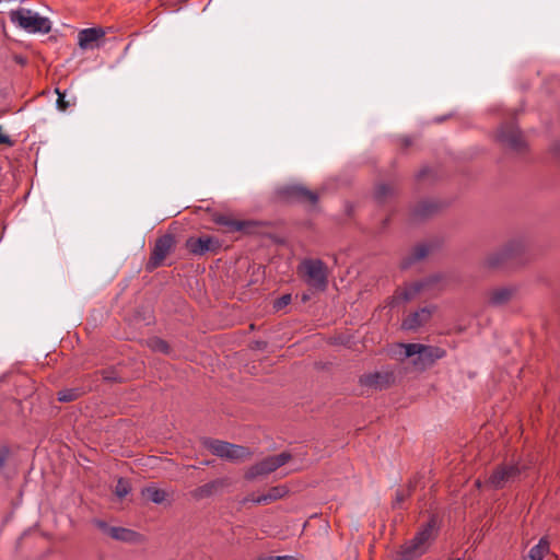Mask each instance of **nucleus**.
Here are the masks:
<instances>
[{
  "mask_svg": "<svg viewBox=\"0 0 560 560\" xmlns=\"http://www.w3.org/2000/svg\"><path fill=\"white\" fill-rule=\"evenodd\" d=\"M288 492L289 490L285 486L272 487L267 493L257 497L256 504H269L284 498Z\"/></svg>",
  "mask_w": 560,
  "mask_h": 560,
  "instance_id": "aec40b11",
  "label": "nucleus"
},
{
  "mask_svg": "<svg viewBox=\"0 0 560 560\" xmlns=\"http://www.w3.org/2000/svg\"><path fill=\"white\" fill-rule=\"evenodd\" d=\"M185 246L187 250L196 256H202L208 252L215 253L221 244L220 241L213 236L203 235L200 237L187 238Z\"/></svg>",
  "mask_w": 560,
  "mask_h": 560,
  "instance_id": "f8f14e48",
  "label": "nucleus"
},
{
  "mask_svg": "<svg viewBox=\"0 0 560 560\" xmlns=\"http://www.w3.org/2000/svg\"><path fill=\"white\" fill-rule=\"evenodd\" d=\"M277 194L285 201H300L315 205L318 199L314 191L298 184L282 186L277 190Z\"/></svg>",
  "mask_w": 560,
  "mask_h": 560,
  "instance_id": "9d476101",
  "label": "nucleus"
},
{
  "mask_svg": "<svg viewBox=\"0 0 560 560\" xmlns=\"http://www.w3.org/2000/svg\"><path fill=\"white\" fill-rule=\"evenodd\" d=\"M436 209L438 206L435 202L422 201L413 209L412 217L416 220H421L434 213Z\"/></svg>",
  "mask_w": 560,
  "mask_h": 560,
  "instance_id": "b1692460",
  "label": "nucleus"
},
{
  "mask_svg": "<svg viewBox=\"0 0 560 560\" xmlns=\"http://www.w3.org/2000/svg\"><path fill=\"white\" fill-rule=\"evenodd\" d=\"M524 245L520 241H512L505 244L499 250L491 253L485 259L488 268H501L516 259L523 254Z\"/></svg>",
  "mask_w": 560,
  "mask_h": 560,
  "instance_id": "423d86ee",
  "label": "nucleus"
},
{
  "mask_svg": "<svg viewBox=\"0 0 560 560\" xmlns=\"http://www.w3.org/2000/svg\"><path fill=\"white\" fill-rule=\"evenodd\" d=\"M429 254V246L425 244H419L413 248L410 257L402 261V268H408L413 261L423 259Z\"/></svg>",
  "mask_w": 560,
  "mask_h": 560,
  "instance_id": "393cba45",
  "label": "nucleus"
},
{
  "mask_svg": "<svg viewBox=\"0 0 560 560\" xmlns=\"http://www.w3.org/2000/svg\"><path fill=\"white\" fill-rule=\"evenodd\" d=\"M8 15L12 24L28 33L48 34L51 31L50 20L30 9L18 8L9 11Z\"/></svg>",
  "mask_w": 560,
  "mask_h": 560,
  "instance_id": "f03ea898",
  "label": "nucleus"
},
{
  "mask_svg": "<svg viewBox=\"0 0 560 560\" xmlns=\"http://www.w3.org/2000/svg\"><path fill=\"white\" fill-rule=\"evenodd\" d=\"M526 468L520 462H506L499 465L489 476L487 483L494 489H502L508 483L518 479L522 471Z\"/></svg>",
  "mask_w": 560,
  "mask_h": 560,
  "instance_id": "39448f33",
  "label": "nucleus"
},
{
  "mask_svg": "<svg viewBox=\"0 0 560 560\" xmlns=\"http://www.w3.org/2000/svg\"><path fill=\"white\" fill-rule=\"evenodd\" d=\"M498 140L516 152H522L526 148L525 140L520 129L512 125H503L497 136Z\"/></svg>",
  "mask_w": 560,
  "mask_h": 560,
  "instance_id": "9b49d317",
  "label": "nucleus"
},
{
  "mask_svg": "<svg viewBox=\"0 0 560 560\" xmlns=\"http://www.w3.org/2000/svg\"><path fill=\"white\" fill-rule=\"evenodd\" d=\"M291 459V454L283 452L281 454L269 456L259 463L250 466L245 472V479L254 480L258 477L269 475L278 468L285 465Z\"/></svg>",
  "mask_w": 560,
  "mask_h": 560,
  "instance_id": "6e6552de",
  "label": "nucleus"
},
{
  "mask_svg": "<svg viewBox=\"0 0 560 560\" xmlns=\"http://www.w3.org/2000/svg\"><path fill=\"white\" fill-rule=\"evenodd\" d=\"M402 347L405 348L406 357L417 355L412 363L418 370H425L446 355V351L443 348L435 346L406 343Z\"/></svg>",
  "mask_w": 560,
  "mask_h": 560,
  "instance_id": "20e7f679",
  "label": "nucleus"
},
{
  "mask_svg": "<svg viewBox=\"0 0 560 560\" xmlns=\"http://www.w3.org/2000/svg\"><path fill=\"white\" fill-rule=\"evenodd\" d=\"M95 524L116 540L133 541L137 537V533L128 528L108 527L103 521H96Z\"/></svg>",
  "mask_w": 560,
  "mask_h": 560,
  "instance_id": "6ab92c4d",
  "label": "nucleus"
},
{
  "mask_svg": "<svg viewBox=\"0 0 560 560\" xmlns=\"http://www.w3.org/2000/svg\"><path fill=\"white\" fill-rule=\"evenodd\" d=\"M130 492V485L127 480L120 478L118 479L116 487H115V493L118 498L122 499Z\"/></svg>",
  "mask_w": 560,
  "mask_h": 560,
  "instance_id": "c85d7f7f",
  "label": "nucleus"
},
{
  "mask_svg": "<svg viewBox=\"0 0 560 560\" xmlns=\"http://www.w3.org/2000/svg\"><path fill=\"white\" fill-rule=\"evenodd\" d=\"M433 313L432 307H422L410 315H408L401 324L402 329L405 330H416L425 323L429 322Z\"/></svg>",
  "mask_w": 560,
  "mask_h": 560,
  "instance_id": "f3484780",
  "label": "nucleus"
},
{
  "mask_svg": "<svg viewBox=\"0 0 560 560\" xmlns=\"http://www.w3.org/2000/svg\"><path fill=\"white\" fill-rule=\"evenodd\" d=\"M394 382V375L390 372H371L360 376L359 383L362 387L372 389H384Z\"/></svg>",
  "mask_w": 560,
  "mask_h": 560,
  "instance_id": "4468645a",
  "label": "nucleus"
},
{
  "mask_svg": "<svg viewBox=\"0 0 560 560\" xmlns=\"http://www.w3.org/2000/svg\"><path fill=\"white\" fill-rule=\"evenodd\" d=\"M394 194V188L390 185L387 184H381L376 187L375 190V198L378 201H384L387 196H390Z\"/></svg>",
  "mask_w": 560,
  "mask_h": 560,
  "instance_id": "cd10ccee",
  "label": "nucleus"
},
{
  "mask_svg": "<svg viewBox=\"0 0 560 560\" xmlns=\"http://www.w3.org/2000/svg\"><path fill=\"white\" fill-rule=\"evenodd\" d=\"M205 445L212 454L230 460H243L252 455V452L245 446L220 440H208Z\"/></svg>",
  "mask_w": 560,
  "mask_h": 560,
  "instance_id": "0eeeda50",
  "label": "nucleus"
},
{
  "mask_svg": "<svg viewBox=\"0 0 560 560\" xmlns=\"http://www.w3.org/2000/svg\"><path fill=\"white\" fill-rule=\"evenodd\" d=\"M10 456V448L7 445L0 446V470L4 467Z\"/></svg>",
  "mask_w": 560,
  "mask_h": 560,
  "instance_id": "72a5a7b5",
  "label": "nucleus"
},
{
  "mask_svg": "<svg viewBox=\"0 0 560 560\" xmlns=\"http://www.w3.org/2000/svg\"><path fill=\"white\" fill-rule=\"evenodd\" d=\"M213 221L218 225L222 226L223 231L226 233L246 232L248 228L254 224L252 221L236 220L225 214H217L213 218Z\"/></svg>",
  "mask_w": 560,
  "mask_h": 560,
  "instance_id": "dca6fc26",
  "label": "nucleus"
},
{
  "mask_svg": "<svg viewBox=\"0 0 560 560\" xmlns=\"http://www.w3.org/2000/svg\"><path fill=\"white\" fill-rule=\"evenodd\" d=\"M406 495L402 492H397L395 504H400L405 500Z\"/></svg>",
  "mask_w": 560,
  "mask_h": 560,
  "instance_id": "e433bc0d",
  "label": "nucleus"
},
{
  "mask_svg": "<svg viewBox=\"0 0 560 560\" xmlns=\"http://www.w3.org/2000/svg\"><path fill=\"white\" fill-rule=\"evenodd\" d=\"M142 495L153 502V503H156V504H161L163 503L166 498H167V493L165 490L163 489H160V488H156L154 486H150V487H147L142 490Z\"/></svg>",
  "mask_w": 560,
  "mask_h": 560,
  "instance_id": "5701e85b",
  "label": "nucleus"
},
{
  "mask_svg": "<svg viewBox=\"0 0 560 560\" xmlns=\"http://www.w3.org/2000/svg\"><path fill=\"white\" fill-rule=\"evenodd\" d=\"M230 485L229 478H217L197 487L190 491V495L194 500L201 501L221 493Z\"/></svg>",
  "mask_w": 560,
  "mask_h": 560,
  "instance_id": "ddd939ff",
  "label": "nucleus"
},
{
  "mask_svg": "<svg viewBox=\"0 0 560 560\" xmlns=\"http://www.w3.org/2000/svg\"><path fill=\"white\" fill-rule=\"evenodd\" d=\"M456 560H460V559H456Z\"/></svg>",
  "mask_w": 560,
  "mask_h": 560,
  "instance_id": "58836bf2",
  "label": "nucleus"
},
{
  "mask_svg": "<svg viewBox=\"0 0 560 560\" xmlns=\"http://www.w3.org/2000/svg\"><path fill=\"white\" fill-rule=\"evenodd\" d=\"M56 93L58 94L57 98V107L60 110H66L70 107V103L66 101V93L61 92L59 89H56Z\"/></svg>",
  "mask_w": 560,
  "mask_h": 560,
  "instance_id": "2f4dec72",
  "label": "nucleus"
},
{
  "mask_svg": "<svg viewBox=\"0 0 560 560\" xmlns=\"http://www.w3.org/2000/svg\"><path fill=\"white\" fill-rule=\"evenodd\" d=\"M292 301L291 294H283L279 299L273 301V310L279 312L283 310L285 306H288Z\"/></svg>",
  "mask_w": 560,
  "mask_h": 560,
  "instance_id": "7c9ffc66",
  "label": "nucleus"
},
{
  "mask_svg": "<svg viewBox=\"0 0 560 560\" xmlns=\"http://www.w3.org/2000/svg\"><path fill=\"white\" fill-rule=\"evenodd\" d=\"M298 273L305 283L318 291H325L328 285V268L320 259H304L298 267Z\"/></svg>",
  "mask_w": 560,
  "mask_h": 560,
  "instance_id": "7ed1b4c3",
  "label": "nucleus"
},
{
  "mask_svg": "<svg viewBox=\"0 0 560 560\" xmlns=\"http://www.w3.org/2000/svg\"><path fill=\"white\" fill-rule=\"evenodd\" d=\"M550 546L547 538L542 537L537 545L533 546L523 560H542L549 552Z\"/></svg>",
  "mask_w": 560,
  "mask_h": 560,
  "instance_id": "4be33fe9",
  "label": "nucleus"
},
{
  "mask_svg": "<svg viewBox=\"0 0 560 560\" xmlns=\"http://www.w3.org/2000/svg\"><path fill=\"white\" fill-rule=\"evenodd\" d=\"M147 346L152 350V351H155V352H161V353H165V354H168L170 353V346L168 343L159 338V337H152V338H149L147 340Z\"/></svg>",
  "mask_w": 560,
  "mask_h": 560,
  "instance_id": "a878e982",
  "label": "nucleus"
},
{
  "mask_svg": "<svg viewBox=\"0 0 560 560\" xmlns=\"http://www.w3.org/2000/svg\"><path fill=\"white\" fill-rule=\"evenodd\" d=\"M80 395L81 392L78 388L62 389L58 393V400L62 402H70L75 400Z\"/></svg>",
  "mask_w": 560,
  "mask_h": 560,
  "instance_id": "bb28decb",
  "label": "nucleus"
},
{
  "mask_svg": "<svg viewBox=\"0 0 560 560\" xmlns=\"http://www.w3.org/2000/svg\"><path fill=\"white\" fill-rule=\"evenodd\" d=\"M516 291L514 287L495 288L488 293V302L492 306H503L515 296Z\"/></svg>",
  "mask_w": 560,
  "mask_h": 560,
  "instance_id": "a211bd4d",
  "label": "nucleus"
},
{
  "mask_svg": "<svg viewBox=\"0 0 560 560\" xmlns=\"http://www.w3.org/2000/svg\"><path fill=\"white\" fill-rule=\"evenodd\" d=\"M307 300H308V296H307L306 294H305V295H303L302 301H303V302H306Z\"/></svg>",
  "mask_w": 560,
  "mask_h": 560,
  "instance_id": "4c0bfd02",
  "label": "nucleus"
},
{
  "mask_svg": "<svg viewBox=\"0 0 560 560\" xmlns=\"http://www.w3.org/2000/svg\"><path fill=\"white\" fill-rule=\"evenodd\" d=\"M434 538V522L430 521L416 534V536L406 541L396 552L398 560H415L422 556L429 542Z\"/></svg>",
  "mask_w": 560,
  "mask_h": 560,
  "instance_id": "f257e3e1",
  "label": "nucleus"
},
{
  "mask_svg": "<svg viewBox=\"0 0 560 560\" xmlns=\"http://www.w3.org/2000/svg\"><path fill=\"white\" fill-rule=\"evenodd\" d=\"M0 145H4V147H9V148L14 145V141L10 138L9 135H7L3 131V128L1 125H0Z\"/></svg>",
  "mask_w": 560,
  "mask_h": 560,
  "instance_id": "473e14b6",
  "label": "nucleus"
},
{
  "mask_svg": "<svg viewBox=\"0 0 560 560\" xmlns=\"http://www.w3.org/2000/svg\"><path fill=\"white\" fill-rule=\"evenodd\" d=\"M257 497H258V495L249 494L248 497H246V498L243 500V502H244V503H245V502H253V503H255V504H256Z\"/></svg>",
  "mask_w": 560,
  "mask_h": 560,
  "instance_id": "c9c22d12",
  "label": "nucleus"
},
{
  "mask_svg": "<svg viewBox=\"0 0 560 560\" xmlns=\"http://www.w3.org/2000/svg\"><path fill=\"white\" fill-rule=\"evenodd\" d=\"M427 285V282L417 281L397 291L396 299L404 302L413 300Z\"/></svg>",
  "mask_w": 560,
  "mask_h": 560,
  "instance_id": "412c9836",
  "label": "nucleus"
},
{
  "mask_svg": "<svg viewBox=\"0 0 560 560\" xmlns=\"http://www.w3.org/2000/svg\"><path fill=\"white\" fill-rule=\"evenodd\" d=\"M175 247V237L172 234L160 236L152 248L150 258L145 265L148 271H153L164 264L165 258Z\"/></svg>",
  "mask_w": 560,
  "mask_h": 560,
  "instance_id": "1a4fd4ad",
  "label": "nucleus"
},
{
  "mask_svg": "<svg viewBox=\"0 0 560 560\" xmlns=\"http://www.w3.org/2000/svg\"><path fill=\"white\" fill-rule=\"evenodd\" d=\"M257 560H298L293 556H264L259 557Z\"/></svg>",
  "mask_w": 560,
  "mask_h": 560,
  "instance_id": "f704fd0d",
  "label": "nucleus"
},
{
  "mask_svg": "<svg viewBox=\"0 0 560 560\" xmlns=\"http://www.w3.org/2000/svg\"><path fill=\"white\" fill-rule=\"evenodd\" d=\"M100 374L104 381L120 382L121 377L114 368H108L100 371Z\"/></svg>",
  "mask_w": 560,
  "mask_h": 560,
  "instance_id": "c756f323",
  "label": "nucleus"
},
{
  "mask_svg": "<svg viewBox=\"0 0 560 560\" xmlns=\"http://www.w3.org/2000/svg\"><path fill=\"white\" fill-rule=\"evenodd\" d=\"M102 27H91L81 30L78 34V45L81 49H93L98 47V42L105 36Z\"/></svg>",
  "mask_w": 560,
  "mask_h": 560,
  "instance_id": "2eb2a0df",
  "label": "nucleus"
}]
</instances>
